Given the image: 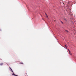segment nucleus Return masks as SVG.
Masks as SVG:
<instances>
[{
    "mask_svg": "<svg viewBox=\"0 0 76 76\" xmlns=\"http://www.w3.org/2000/svg\"><path fill=\"white\" fill-rule=\"evenodd\" d=\"M60 22H61V23H62V24H63V22L61 20H60Z\"/></svg>",
    "mask_w": 76,
    "mask_h": 76,
    "instance_id": "0eeeda50",
    "label": "nucleus"
},
{
    "mask_svg": "<svg viewBox=\"0 0 76 76\" xmlns=\"http://www.w3.org/2000/svg\"><path fill=\"white\" fill-rule=\"evenodd\" d=\"M64 20H65V21H67V20H66V19H65Z\"/></svg>",
    "mask_w": 76,
    "mask_h": 76,
    "instance_id": "9d476101",
    "label": "nucleus"
},
{
    "mask_svg": "<svg viewBox=\"0 0 76 76\" xmlns=\"http://www.w3.org/2000/svg\"><path fill=\"white\" fill-rule=\"evenodd\" d=\"M69 53L70 55H72V53H71V52H69Z\"/></svg>",
    "mask_w": 76,
    "mask_h": 76,
    "instance_id": "39448f33",
    "label": "nucleus"
},
{
    "mask_svg": "<svg viewBox=\"0 0 76 76\" xmlns=\"http://www.w3.org/2000/svg\"><path fill=\"white\" fill-rule=\"evenodd\" d=\"M65 47L66 48V49H67V47L66 46V45H65Z\"/></svg>",
    "mask_w": 76,
    "mask_h": 76,
    "instance_id": "7ed1b4c3",
    "label": "nucleus"
},
{
    "mask_svg": "<svg viewBox=\"0 0 76 76\" xmlns=\"http://www.w3.org/2000/svg\"><path fill=\"white\" fill-rule=\"evenodd\" d=\"M45 14L46 15V18H47L48 19V16H47V14L46 13H45Z\"/></svg>",
    "mask_w": 76,
    "mask_h": 76,
    "instance_id": "f257e3e1",
    "label": "nucleus"
},
{
    "mask_svg": "<svg viewBox=\"0 0 76 76\" xmlns=\"http://www.w3.org/2000/svg\"><path fill=\"white\" fill-rule=\"evenodd\" d=\"M13 75H14V76H18V75H15L14 73L13 74Z\"/></svg>",
    "mask_w": 76,
    "mask_h": 76,
    "instance_id": "20e7f679",
    "label": "nucleus"
},
{
    "mask_svg": "<svg viewBox=\"0 0 76 76\" xmlns=\"http://www.w3.org/2000/svg\"><path fill=\"white\" fill-rule=\"evenodd\" d=\"M66 32H69V31H68L67 30H66Z\"/></svg>",
    "mask_w": 76,
    "mask_h": 76,
    "instance_id": "1a4fd4ad",
    "label": "nucleus"
},
{
    "mask_svg": "<svg viewBox=\"0 0 76 76\" xmlns=\"http://www.w3.org/2000/svg\"><path fill=\"white\" fill-rule=\"evenodd\" d=\"M19 64H23V63L22 62H20L19 63Z\"/></svg>",
    "mask_w": 76,
    "mask_h": 76,
    "instance_id": "423d86ee",
    "label": "nucleus"
},
{
    "mask_svg": "<svg viewBox=\"0 0 76 76\" xmlns=\"http://www.w3.org/2000/svg\"><path fill=\"white\" fill-rule=\"evenodd\" d=\"M68 51L69 52H70V50H69V49H68Z\"/></svg>",
    "mask_w": 76,
    "mask_h": 76,
    "instance_id": "9b49d317",
    "label": "nucleus"
},
{
    "mask_svg": "<svg viewBox=\"0 0 76 76\" xmlns=\"http://www.w3.org/2000/svg\"><path fill=\"white\" fill-rule=\"evenodd\" d=\"M3 63H1L0 64V66H2V65H3Z\"/></svg>",
    "mask_w": 76,
    "mask_h": 76,
    "instance_id": "f03ea898",
    "label": "nucleus"
},
{
    "mask_svg": "<svg viewBox=\"0 0 76 76\" xmlns=\"http://www.w3.org/2000/svg\"><path fill=\"white\" fill-rule=\"evenodd\" d=\"M0 60H2V59H0Z\"/></svg>",
    "mask_w": 76,
    "mask_h": 76,
    "instance_id": "f8f14e48",
    "label": "nucleus"
},
{
    "mask_svg": "<svg viewBox=\"0 0 76 76\" xmlns=\"http://www.w3.org/2000/svg\"><path fill=\"white\" fill-rule=\"evenodd\" d=\"M43 20H44V19H43Z\"/></svg>",
    "mask_w": 76,
    "mask_h": 76,
    "instance_id": "ddd939ff",
    "label": "nucleus"
},
{
    "mask_svg": "<svg viewBox=\"0 0 76 76\" xmlns=\"http://www.w3.org/2000/svg\"><path fill=\"white\" fill-rule=\"evenodd\" d=\"M10 68V69H11V70L12 72H13V70H12V69L11 68Z\"/></svg>",
    "mask_w": 76,
    "mask_h": 76,
    "instance_id": "6e6552de",
    "label": "nucleus"
}]
</instances>
